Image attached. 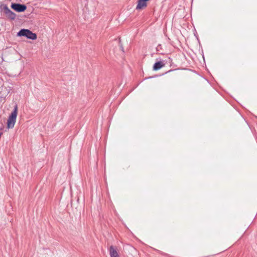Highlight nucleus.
<instances>
[{"label":"nucleus","instance_id":"8","mask_svg":"<svg viewBox=\"0 0 257 257\" xmlns=\"http://www.w3.org/2000/svg\"><path fill=\"white\" fill-rule=\"evenodd\" d=\"M160 46H161V45H159V46L157 47V51H159V49H159V47Z\"/></svg>","mask_w":257,"mask_h":257},{"label":"nucleus","instance_id":"1","mask_svg":"<svg viewBox=\"0 0 257 257\" xmlns=\"http://www.w3.org/2000/svg\"><path fill=\"white\" fill-rule=\"evenodd\" d=\"M18 115V106L16 104L15 106L14 109L11 112V114L8 117L7 120V128H13L16 122L17 116Z\"/></svg>","mask_w":257,"mask_h":257},{"label":"nucleus","instance_id":"6","mask_svg":"<svg viewBox=\"0 0 257 257\" xmlns=\"http://www.w3.org/2000/svg\"><path fill=\"white\" fill-rule=\"evenodd\" d=\"M147 1L146 0H139L136 7L137 10H141L147 7Z\"/></svg>","mask_w":257,"mask_h":257},{"label":"nucleus","instance_id":"7","mask_svg":"<svg viewBox=\"0 0 257 257\" xmlns=\"http://www.w3.org/2000/svg\"><path fill=\"white\" fill-rule=\"evenodd\" d=\"M165 64L162 61H158L156 62L153 66L154 70H158L162 67L164 66Z\"/></svg>","mask_w":257,"mask_h":257},{"label":"nucleus","instance_id":"2","mask_svg":"<svg viewBox=\"0 0 257 257\" xmlns=\"http://www.w3.org/2000/svg\"><path fill=\"white\" fill-rule=\"evenodd\" d=\"M19 36H25L28 39L31 40H36L37 39V35L33 33L32 31L28 29H22L18 33Z\"/></svg>","mask_w":257,"mask_h":257},{"label":"nucleus","instance_id":"5","mask_svg":"<svg viewBox=\"0 0 257 257\" xmlns=\"http://www.w3.org/2000/svg\"><path fill=\"white\" fill-rule=\"evenodd\" d=\"M109 251L110 257H119L116 246L111 245L109 247Z\"/></svg>","mask_w":257,"mask_h":257},{"label":"nucleus","instance_id":"11","mask_svg":"<svg viewBox=\"0 0 257 257\" xmlns=\"http://www.w3.org/2000/svg\"><path fill=\"white\" fill-rule=\"evenodd\" d=\"M171 71H172L171 70H169L167 72H170Z\"/></svg>","mask_w":257,"mask_h":257},{"label":"nucleus","instance_id":"9","mask_svg":"<svg viewBox=\"0 0 257 257\" xmlns=\"http://www.w3.org/2000/svg\"><path fill=\"white\" fill-rule=\"evenodd\" d=\"M3 129V127L0 128V132H2Z\"/></svg>","mask_w":257,"mask_h":257},{"label":"nucleus","instance_id":"3","mask_svg":"<svg viewBox=\"0 0 257 257\" xmlns=\"http://www.w3.org/2000/svg\"><path fill=\"white\" fill-rule=\"evenodd\" d=\"M1 9L7 19L11 20H14L16 19V15L7 5L4 6Z\"/></svg>","mask_w":257,"mask_h":257},{"label":"nucleus","instance_id":"4","mask_svg":"<svg viewBox=\"0 0 257 257\" xmlns=\"http://www.w3.org/2000/svg\"><path fill=\"white\" fill-rule=\"evenodd\" d=\"M11 8L18 12H24L27 9V7L25 5L15 3L12 4Z\"/></svg>","mask_w":257,"mask_h":257},{"label":"nucleus","instance_id":"10","mask_svg":"<svg viewBox=\"0 0 257 257\" xmlns=\"http://www.w3.org/2000/svg\"><path fill=\"white\" fill-rule=\"evenodd\" d=\"M2 135H3V132H0V137L2 136Z\"/></svg>","mask_w":257,"mask_h":257}]
</instances>
